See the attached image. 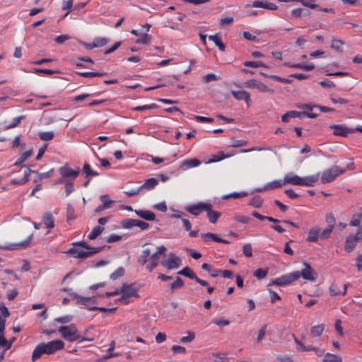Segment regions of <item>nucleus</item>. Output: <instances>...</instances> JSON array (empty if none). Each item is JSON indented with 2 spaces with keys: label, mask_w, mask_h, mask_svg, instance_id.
Instances as JSON below:
<instances>
[{
  "label": "nucleus",
  "mask_w": 362,
  "mask_h": 362,
  "mask_svg": "<svg viewBox=\"0 0 362 362\" xmlns=\"http://www.w3.org/2000/svg\"><path fill=\"white\" fill-rule=\"evenodd\" d=\"M64 343L61 339L51 341L48 343H40L35 348L32 354V361L40 358L42 354H53L56 351L63 349Z\"/></svg>",
  "instance_id": "1"
},
{
  "label": "nucleus",
  "mask_w": 362,
  "mask_h": 362,
  "mask_svg": "<svg viewBox=\"0 0 362 362\" xmlns=\"http://www.w3.org/2000/svg\"><path fill=\"white\" fill-rule=\"evenodd\" d=\"M58 331L61 333L62 337L69 341H74L78 339L81 341H92L93 338L82 337L78 334V330L75 324H71L69 326H61Z\"/></svg>",
  "instance_id": "2"
},
{
  "label": "nucleus",
  "mask_w": 362,
  "mask_h": 362,
  "mask_svg": "<svg viewBox=\"0 0 362 362\" xmlns=\"http://www.w3.org/2000/svg\"><path fill=\"white\" fill-rule=\"evenodd\" d=\"M346 169H342L337 165H333L330 168L325 170L322 173L321 182L322 184L329 183L334 181L336 177L343 174Z\"/></svg>",
  "instance_id": "3"
},
{
  "label": "nucleus",
  "mask_w": 362,
  "mask_h": 362,
  "mask_svg": "<svg viewBox=\"0 0 362 362\" xmlns=\"http://www.w3.org/2000/svg\"><path fill=\"white\" fill-rule=\"evenodd\" d=\"M299 279V275L295 272L284 274L276 279H272L268 286L276 285L278 286H284L292 284Z\"/></svg>",
  "instance_id": "4"
},
{
  "label": "nucleus",
  "mask_w": 362,
  "mask_h": 362,
  "mask_svg": "<svg viewBox=\"0 0 362 362\" xmlns=\"http://www.w3.org/2000/svg\"><path fill=\"white\" fill-rule=\"evenodd\" d=\"M303 265L305 266L304 269H303L300 272L296 271L295 273H297L299 275V278L302 276L304 279L308 281H315L317 277V272L308 263L303 262Z\"/></svg>",
  "instance_id": "5"
},
{
  "label": "nucleus",
  "mask_w": 362,
  "mask_h": 362,
  "mask_svg": "<svg viewBox=\"0 0 362 362\" xmlns=\"http://www.w3.org/2000/svg\"><path fill=\"white\" fill-rule=\"evenodd\" d=\"M177 274L178 275H182V276L189 278V279L194 280L202 286H209V284L206 281L202 280L200 278H199L195 274V273L192 271V269L187 266H186L182 269L177 272Z\"/></svg>",
  "instance_id": "6"
},
{
  "label": "nucleus",
  "mask_w": 362,
  "mask_h": 362,
  "mask_svg": "<svg viewBox=\"0 0 362 362\" xmlns=\"http://www.w3.org/2000/svg\"><path fill=\"white\" fill-rule=\"evenodd\" d=\"M120 293L124 296L139 298L138 293L139 288L135 287V283L127 284V283L122 284L120 288Z\"/></svg>",
  "instance_id": "7"
},
{
  "label": "nucleus",
  "mask_w": 362,
  "mask_h": 362,
  "mask_svg": "<svg viewBox=\"0 0 362 362\" xmlns=\"http://www.w3.org/2000/svg\"><path fill=\"white\" fill-rule=\"evenodd\" d=\"M186 211L194 216H199L201 212L210 209V203L199 202L196 204H192L185 208Z\"/></svg>",
  "instance_id": "8"
},
{
  "label": "nucleus",
  "mask_w": 362,
  "mask_h": 362,
  "mask_svg": "<svg viewBox=\"0 0 362 362\" xmlns=\"http://www.w3.org/2000/svg\"><path fill=\"white\" fill-rule=\"evenodd\" d=\"M329 127L334 130L333 134L335 136L346 137L349 134L354 132V129L349 128L344 124H331Z\"/></svg>",
  "instance_id": "9"
},
{
  "label": "nucleus",
  "mask_w": 362,
  "mask_h": 362,
  "mask_svg": "<svg viewBox=\"0 0 362 362\" xmlns=\"http://www.w3.org/2000/svg\"><path fill=\"white\" fill-rule=\"evenodd\" d=\"M59 172L62 177L64 178H69L73 181L75 180L80 173L79 168H77L76 170H73L70 167L67 165V164L62 166L59 169Z\"/></svg>",
  "instance_id": "10"
},
{
  "label": "nucleus",
  "mask_w": 362,
  "mask_h": 362,
  "mask_svg": "<svg viewBox=\"0 0 362 362\" xmlns=\"http://www.w3.org/2000/svg\"><path fill=\"white\" fill-rule=\"evenodd\" d=\"M166 247L164 245H160L158 247L157 252L153 253L151 256V259H152V262L150 264H148L146 266V269L151 272L155 267H156L158 264V259L159 256L161 255H165V253L166 252Z\"/></svg>",
  "instance_id": "11"
},
{
  "label": "nucleus",
  "mask_w": 362,
  "mask_h": 362,
  "mask_svg": "<svg viewBox=\"0 0 362 362\" xmlns=\"http://www.w3.org/2000/svg\"><path fill=\"white\" fill-rule=\"evenodd\" d=\"M33 234L30 235L27 240L25 241L15 243V244H10V245H0V248L3 250H19V249H25L27 248L33 239Z\"/></svg>",
  "instance_id": "12"
},
{
  "label": "nucleus",
  "mask_w": 362,
  "mask_h": 362,
  "mask_svg": "<svg viewBox=\"0 0 362 362\" xmlns=\"http://www.w3.org/2000/svg\"><path fill=\"white\" fill-rule=\"evenodd\" d=\"M246 7H253V8H261L272 11L277 10V6L272 2H269L267 1H254L251 4H247Z\"/></svg>",
  "instance_id": "13"
},
{
  "label": "nucleus",
  "mask_w": 362,
  "mask_h": 362,
  "mask_svg": "<svg viewBox=\"0 0 362 362\" xmlns=\"http://www.w3.org/2000/svg\"><path fill=\"white\" fill-rule=\"evenodd\" d=\"M181 263L182 260L179 257L170 253L167 262H162L161 264L168 269H173L179 267L181 265Z\"/></svg>",
  "instance_id": "14"
},
{
  "label": "nucleus",
  "mask_w": 362,
  "mask_h": 362,
  "mask_svg": "<svg viewBox=\"0 0 362 362\" xmlns=\"http://www.w3.org/2000/svg\"><path fill=\"white\" fill-rule=\"evenodd\" d=\"M64 291L69 292V290L64 288ZM69 294L73 299L76 300V304L85 305L88 308H89V306H88L89 298L88 297H83L75 292H70V293H69Z\"/></svg>",
  "instance_id": "15"
},
{
  "label": "nucleus",
  "mask_w": 362,
  "mask_h": 362,
  "mask_svg": "<svg viewBox=\"0 0 362 362\" xmlns=\"http://www.w3.org/2000/svg\"><path fill=\"white\" fill-rule=\"evenodd\" d=\"M301 181H302V177H300L296 175L288 174L284 176L283 184H285V185L291 184L293 185L300 186Z\"/></svg>",
  "instance_id": "16"
},
{
  "label": "nucleus",
  "mask_w": 362,
  "mask_h": 362,
  "mask_svg": "<svg viewBox=\"0 0 362 362\" xmlns=\"http://www.w3.org/2000/svg\"><path fill=\"white\" fill-rule=\"evenodd\" d=\"M66 252L71 255L73 257L78 259H86L90 257L88 251L80 250L76 247L69 249Z\"/></svg>",
  "instance_id": "17"
},
{
  "label": "nucleus",
  "mask_w": 362,
  "mask_h": 362,
  "mask_svg": "<svg viewBox=\"0 0 362 362\" xmlns=\"http://www.w3.org/2000/svg\"><path fill=\"white\" fill-rule=\"evenodd\" d=\"M202 238H203V240L204 241L211 240L214 242L221 243L223 244H230V243L228 240L219 238L217 234L212 233L210 232L202 234Z\"/></svg>",
  "instance_id": "18"
},
{
  "label": "nucleus",
  "mask_w": 362,
  "mask_h": 362,
  "mask_svg": "<svg viewBox=\"0 0 362 362\" xmlns=\"http://www.w3.org/2000/svg\"><path fill=\"white\" fill-rule=\"evenodd\" d=\"M136 214L140 218L148 221H153L156 220V215L153 212L148 210H135Z\"/></svg>",
  "instance_id": "19"
},
{
  "label": "nucleus",
  "mask_w": 362,
  "mask_h": 362,
  "mask_svg": "<svg viewBox=\"0 0 362 362\" xmlns=\"http://www.w3.org/2000/svg\"><path fill=\"white\" fill-rule=\"evenodd\" d=\"M42 224L48 229H52L54 227V218L50 212H47L44 214L42 219Z\"/></svg>",
  "instance_id": "20"
},
{
  "label": "nucleus",
  "mask_w": 362,
  "mask_h": 362,
  "mask_svg": "<svg viewBox=\"0 0 362 362\" xmlns=\"http://www.w3.org/2000/svg\"><path fill=\"white\" fill-rule=\"evenodd\" d=\"M301 114H302V111L301 112H298V111H296V110L288 111L281 116V121L283 122H288L289 118L298 117L300 119H303V116L301 115Z\"/></svg>",
  "instance_id": "21"
},
{
  "label": "nucleus",
  "mask_w": 362,
  "mask_h": 362,
  "mask_svg": "<svg viewBox=\"0 0 362 362\" xmlns=\"http://www.w3.org/2000/svg\"><path fill=\"white\" fill-rule=\"evenodd\" d=\"M356 243L357 241L353 238V235H349L345 241L344 250L348 253L352 252L354 250Z\"/></svg>",
  "instance_id": "22"
},
{
  "label": "nucleus",
  "mask_w": 362,
  "mask_h": 362,
  "mask_svg": "<svg viewBox=\"0 0 362 362\" xmlns=\"http://www.w3.org/2000/svg\"><path fill=\"white\" fill-rule=\"evenodd\" d=\"M318 179H319V174L302 177L300 186L312 187L318 180Z\"/></svg>",
  "instance_id": "23"
},
{
  "label": "nucleus",
  "mask_w": 362,
  "mask_h": 362,
  "mask_svg": "<svg viewBox=\"0 0 362 362\" xmlns=\"http://www.w3.org/2000/svg\"><path fill=\"white\" fill-rule=\"evenodd\" d=\"M212 207V204H210V209H206V211L207 212V217L210 223H216L218 219L221 217V213L216 211H213Z\"/></svg>",
  "instance_id": "24"
},
{
  "label": "nucleus",
  "mask_w": 362,
  "mask_h": 362,
  "mask_svg": "<svg viewBox=\"0 0 362 362\" xmlns=\"http://www.w3.org/2000/svg\"><path fill=\"white\" fill-rule=\"evenodd\" d=\"M245 86L247 88L258 89L259 90H264V86L259 81L251 79L245 82Z\"/></svg>",
  "instance_id": "25"
},
{
  "label": "nucleus",
  "mask_w": 362,
  "mask_h": 362,
  "mask_svg": "<svg viewBox=\"0 0 362 362\" xmlns=\"http://www.w3.org/2000/svg\"><path fill=\"white\" fill-rule=\"evenodd\" d=\"M201 164L200 160L197 158H192L189 160H184L180 165V168L182 170H187L190 168H194L199 165Z\"/></svg>",
  "instance_id": "26"
},
{
  "label": "nucleus",
  "mask_w": 362,
  "mask_h": 362,
  "mask_svg": "<svg viewBox=\"0 0 362 362\" xmlns=\"http://www.w3.org/2000/svg\"><path fill=\"white\" fill-rule=\"evenodd\" d=\"M33 155V149H30L25 151L18 158V160L14 163L16 166H21L22 168H28L27 165H23L22 163L27 160L29 157Z\"/></svg>",
  "instance_id": "27"
},
{
  "label": "nucleus",
  "mask_w": 362,
  "mask_h": 362,
  "mask_svg": "<svg viewBox=\"0 0 362 362\" xmlns=\"http://www.w3.org/2000/svg\"><path fill=\"white\" fill-rule=\"evenodd\" d=\"M158 184V180L156 178H149L145 180L144 183L140 186V189L150 190L153 189Z\"/></svg>",
  "instance_id": "28"
},
{
  "label": "nucleus",
  "mask_w": 362,
  "mask_h": 362,
  "mask_svg": "<svg viewBox=\"0 0 362 362\" xmlns=\"http://www.w3.org/2000/svg\"><path fill=\"white\" fill-rule=\"evenodd\" d=\"M209 39L214 42V43L218 47L219 50L223 52L226 49V46L223 42L221 37L218 35H209Z\"/></svg>",
  "instance_id": "29"
},
{
  "label": "nucleus",
  "mask_w": 362,
  "mask_h": 362,
  "mask_svg": "<svg viewBox=\"0 0 362 362\" xmlns=\"http://www.w3.org/2000/svg\"><path fill=\"white\" fill-rule=\"evenodd\" d=\"M231 94L238 100H243L246 102L247 106L250 105V93L249 92H230Z\"/></svg>",
  "instance_id": "30"
},
{
  "label": "nucleus",
  "mask_w": 362,
  "mask_h": 362,
  "mask_svg": "<svg viewBox=\"0 0 362 362\" xmlns=\"http://www.w3.org/2000/svg\"><path fill=\"white\" fill-rule=\"evenodd\" d=\"M320 228L318 227L312 228L308 232V236L306 238L308 242H316L318 239Z\"/></svg>",
  "instance_id": "31"
},
{
  "label": "nucleus",
  "mask_w": 362,
  "mask_h": 362,
  "mask_svg": "<svg viewBox=\"0 0 362 362\" xmlns=\"http://www.w3.org/2000/svg\"><path fill=\"white\" fill-rule=\"evenodd\" d=\"M347 286H348V284H344L343 286V291H341L339 290V287L336 284H332L329 287L330 295L332 296L340 295V294L344 296L346 293Z\"/></svg>",
  "instance_id": "32"
},
{
  "label": "nucleus",
  "mask_w": 362,
  "mask_h": 362,
  "mask_svg": "<svg viewBox=\"0 0 362 362\" xmlns=\"http://www.w3.org/2000/svg\"><path fill=\"white\" fill-rule=\"evenodd\" d=\"M115 346V341H112L110 344V347L107 350L108 354L107 355L103 356V358H101L99 361H103L110 358L119 356L118 353H112V351L114 350Z\"/></svg>",
  "instance_id": "33"
},
{
  "label": "nucleus",
  "mask_w": 362,
  "mask_h": 362,
  "mask_svg": "<svg viewBox=\"0 0 362 362\" xmlns=\"http://www.w3.org/2000/svg\"><path fill=\"white\" fill-rule=\"evenodd\" d=\"M322 362H342L341 357L336 354L327 353L325 354V357Z\"/></svg>",
  "instance_id": "34"
},
{
  "label": "nucleus",
  "mask_w": 362,
  "mask_h": 362,
  "mask_svg": "<svg viewBox=\"0 0 362 362\" xmlns=\"http://www.w3.org/2000/svg\"><path fill=\"white\" fill-rule=\"evenodd\" d=\"M288 66L292 67V68L301 69L305 71H311V70L314 69V68H315V66L313 64H307L305 62L290 64V65H288Z\"/></svg>",
  "instance_id": "35"
},
{
  "label": "nucleus",
  "mask_w": 362,
  "mask_h": 362,
  "mask_svg": "<svg viewBox=\"0 0 362 362\" xmlns=\"http://www.w3.org/2000/svg\"><path fill=\"white\" fill-rule=\"evenodd\" d=\"M83 171L85 173V177H88L90 176H97L99 173L91 169L90 165L88 163H85L83 166Z\"/></svg>",
  "instance_id": "36"
},
{
  "label": "nucleus",
  "mask_w": 362,
  "mask_h": 362,
  "mask_svg": "<svg viewBox=\"0 0 362 362\" xmlns=\"http://www.w3.org/2000/svg\"><path fill=\"white\" fill-rule=\"evenodd\" d=\"M104 230V228L100 226H95L88 235V239H96Z\"/></svg>",
  "instance_id": "37"
},
{
  "label": "nucleus",
  "mask_w": 362,
  "mask_h": 362,
  "mask_svg": "<svg viewBox=\"0 0 362 362\" xmlns=\"http://www.w3.org/2000/svg\"><path fill=\"white\" fill-rule=\"evenodd\" d=\"M183 286H184V281L180 277L177 276L175 281H173L170 284L171 293H173L175 290L180 288Z\"/></svg>",
  "instance_id": "38"
},
{
  "label": "nucleus",
  "mask_w": 362,
  "mask_h": 362,
  "mask_svg": "<svg viewBox=\"0 0 362 362\" xmlns=\"http://www.w3.org/2000/svg\"><path fill=\"white\" fill-rule=\"evenodd\" d=\"M325 329L323 324L313 326L310 329V333L313 337H319L322 334Z\"/></svg>",
  "instance_id": "39"
},
{
  "label": "nucleus",
  "mask_w": 362,
  "mask_h": 362,
  "mask_svg": "<svg viewBox=\"0 0 362 362\" xmlns=\"http://www.w3.org/2000/svg\"><path fill=\"white\" fill-rule=\"evenodd\" d=\"M262 204L263 199L259 195L253 197L249 202V205L254 206L255 208L261 207Z\"/></svg>",
  "instance_id": "40"
},
{
  "label": "nucleus",
  "mask_w": 362,
  "mask_h": 362,
  "mask_svg": "<svg viewBox=\"0 0 362 362\" xmlns=\"http://www.w3.org/2000/svg\"><path fill=\"white\" fill-rule=\"evenodd\" d=\"M298 2H300L304 6L308 7L312 9H320V6L316 4L315 0H297Z\"/></svg>",
  "instance_id": "41"
},
{
  "label": "nucleus",
  "mask_w": 362,
  "mask_h": 362,
  "mask_svg": "<svg viewBox=\"0 0 362 362\" xmlns=\"http://www.w3.org/2000/svg\"><path fill=\"white\" fill-rule=\"evenodd\" d=\"M344 45V42L339 39H332L331 43V47L334 50L341 52H342V45Z\"/></svg>",
  "instance_id": "42"
},
{
  "label": "nucleus",
  "mask_w": 362,
  "mask_h": 362,
  "mask_svg": "<svg viewBox=\"0 0 362 362\" xmlns=\"http://www.w3.org/2000/svg\"><path fill=\"white\" fill-rule=\"evenodd\" d=\"M121 224L124 228L129 229L136 225V219L125 218L122 221Z\"/></svg>",
  "instance_id": "43"
},
{
  "label": "nucleus",
  "mask_w": 362,
  "mask_h": 362,
  "mask_svg": "<svg viewBox=\"0 0 362 362\" xmlns=\"http://www.w3.org/2000/svg\"><path fill=\"white\" fill-rule=\"evenodd\" d=\"M140 37L138 38L135 42L137 44L147 45L151 41V36L148 35L146 33H141Z\"/></svg>",
  "instance_id": "44"
},
{
  "label": "nucleus",
  "mask_w": 362,
  "mask_h": 362,
  "mask_svg": "<svg viewBox=\"0 0 362 362\" xmlns=\"http://www.w3.org/2000/svg\"><path fill=\"white\" fill-rule=\"evenodd\" d=\"M269 269H257L253 274L254 276H255L258 279H262L265 278L268 274Z\"/></svg>",
  "instance_id": "45"
},
{
  "label": "nucleus",
  "mask_w": 362,
  "mask_h": 362,
  "mask_svg": "<svg viewBox=\"0 0 362 362\" xmlns=\"http://www.w3.org/2000/svg\"><path fill=\"white\" fill-rule=\"evenodd\" d=\"M151 251L149 249L143 250L141 255L138 259V262L141 265H144L146 263L147 258L149 257Z\"/></svg>",
  "instance_id": "46"
},
{
  "label": "nucleus",
  "mask_w": 362,
  "mask_h": 362,
  "mask_svg": "<svg viewBox=\"0 0 362 362\" xmlns=\"http://www.w3.org/2000/svg\"><path fill=\"white\" fill-rule=\"evenodd\" d=\"M243 65L245 66L257 68V67H264L265 65L263 62L260 61H245L243 62Z\"/></svg>",
  "instance_id": "47"
},
{
  "label": "nucleus",
  "mask_w": 362,
  "mask_h": 362,
  "mask_svg": "<svg viewBox=\"0 0 362 362\" xmlns=\"http://www.w3.org/2000/svg\"><path fill=\"white\" fill-rule=\"evenodd\" d=\"M66 217H67L68 222L76 218L74 209L70 204H67Z\"/></svg>",
  "instance_id": "48"
},
{
  "label": "nucleus",
  "mask_w": 362,
  "mask_h": 362,
  "mask_svg": "<svg viewBox=\"0 0 362 362\" xmlns=\"http://www.w3.org/2000/svg\"><path fill=\"white\" fill-rule=\"evenodd\" d=\"M124 273V269L122 267H120L115 272L112 273L110 277L112 280H116L118 278L123 276Z\"/></svg>",
  "instance_id": "49"
},
{
  "label": "nucleus",
  "mask_w": 362,
  "mask_h": 362,
  "mask_svg": "<svg viewBox=\"0 0 362 362\" xmlns=\"http://www.w3.org/2000/svg\"><path fill=\"white\" fill-rule=\"evenodd\" d=\"M0 346L4 348V351L11 348V343L4 337V332L0 333Z\"/></svg>",
  "instance_id": "50"
},
{
  "label": "nucleus",
  "mask_w": 362,
  "mask_h": 362,
  "mask_svg": "<svg viewBox=\"0 0 362 362\" xmlns=\"http://www.w3.org/2000/svg\"><path fill=\"white\" fill-rule=\"evenodd\" d=\"M54 133L52 132H40L39 137L42 141H50L54 138Z\"/></svg>",
  "instance_id": "51"
},
{
  "label": "nucleus",
  "mask_w": 362,
  "mask_h": 362,
  "mask_svg": "<svg viewBox=\"0 0 362 362\" xmlns=\"http://www.w3.org/2000/svg\"><path fill=\"white\" fill-rule=\"evenodd\" d=\"M157 107H158V106L156 104L153 103L151 105L136 106V107L132 108V110L134 111H144L146 110H151V109H154V108H157Z\"/></svg>",
  "instance_id": "52"
},
{
  "label": "nucleus",
  "mask_w": 362,
  "mask_h": 362,
  "mask_svg": "<svg viewBox=\"0 0 362 362\" xmlns=\"http://www.w3.org/2000/svg\"><path fill=\"white\" fill-rule=\"evenodd\" d=\"M325 221L328 225V227L333 229V228L336 223V221H335V218H334V215L332 213L327 214L326 217H325Z\"/></svg>",
  "instance_id": "53"
},
{
  "label": "nucleus",
  "mask_w": 362,
  "mask_h": 362,
  "mask_svg": "<svg viewBox=\"0 0 362 362\" xmlns=\"http://www.w3.org/2000/svg\"><path fill=\"white\" fill-rule=\"evenodd\" d=\"M219 78V76L215 74H208L202 77V81L204 83H209L210 81H215Z\"/></svg>",
  "instance_id": "54"
},
{
  "label": "nucleus",
  "mask_w": 362,
  "mask_h": 362,
  "mask_svg": "<svg viewBox=\"0 0 362 362\" xmlns=\"http://www.w3.org/2000/svg\"><path fill=\"white\" fill-rule=\"evenodd\" d=\"M107 39L105 37H98L93 40V46L95 47H100L105 45L107 43Z\"/></svg>",
  "instance_id": "55"
},
{
  "label": "nucleus",
  "mask_w": 362,
  "mask_h": 362,
  "mask_svg": "<svg viewBox=\"0 0 362 362\" xmlns=\"http://www.w3.org/2000/svg\"><path fill=\"white\" fill-rule=\"evenodd\" d=\"M243 253L247 257H251L252 256V248L251 244L247 243L243 246Z\"/></svg>",
  "instance_id": "56"
},
{
  "label": "nucleus",
  "mask_w": 362,
  "mask_h": 362,
  "mask_svg": "<svg viewBox=\"0 0 362 362\" xmlns=\"http://www.w3.org/2000/svg\"><path fill=\"white\" fill-rule=\"evenodd\" d=\"M74 191V187L71 180H67L65 184L66 195L69 196Z\"/></svg>",
  "instance_id": "57"
},
{
  "label": "nucleus",
  "mask_w": 362,
  "mask_h": 362,
  "mask_svg": "<svg viewBox=\"0 0 362 362\" xmlns=\"http://www.w3.org/2000/svg\"><path fill=\"white\" fill-rule=\"evenodd\" d=\"M212 323L218 326H227L229 325L230 321L223 317L212 320Z\"/></svg>",
  "instance_id": "58"
},
{
  "label": "nucleus",
  "mask_w": 362,
  "mask_h": 362,
  "mask_svg": "<svg viewBox=\"0 0 362 362\" xmlns=\"http://www.w3.org/2000/svg\"><path fill=\"white\" fill-rule=\"evenodd\" d=\"M25 118V116L23 115L13 118L12 122L8 126H7V129H12L17 127L20 124L21 121Z\"/></svg>",
  "instance_id": "59"
},
{
  "label": "nucleus",
  "mask_w": 362,
  "mask_h": 362,
  "mask_svg": "<svg viewBox=\"0 0 362 362\" xmlns=\"http://www.w3.org/2000/svg\"><path fill=\"white\" fill-rule=\"evenodd\" d=\"M247 141L244 140H237L235 139H232L231 144L230 146L234 148H238L246 145Z\"/></svg>",
  "instance_id": "60"
},
{
  "label": "nucleus",
  "mask_w": 362,
  "mask_h": 362,
  "mask_svg": "<svg viewBox=\"0 0 362 362\" xmlns=\"http://www.w3.org/2000/svg\"><path fill=\"white\" fill-rule=\"evenodd\" d=\"M73 319L71 315H66L56 318L54 320L59 323L66 324L71 322Z\"/></svg>",
  "instance_id": "61"
},
{
  "label": "nucleus",
  "mask_w": 362,
  "mask_h": 362,
  "mask_svg": "<svg viewBox=\"0 0 362 362\" xmlns=\"http://www.w3.org/2000/svg\"><path fill=\"white\" fill-rule=\"evenodd\" d=\"M330 100L331 101L334 103V104H340V105H343V104H346L348 103V100L343 98H337L335 97L334 95H331L330 97Z\"/></svg>",
  "instance_id": "62"
},
{
  "label": "nucleus",
  "mask_w": 362,
  "mask_h": 362,
  "mask_svg": "<svg viewBox=\"0 0 362 362\" xmlns=\"http://www.w3.org/2000/svg\"><path fill=\"white\" fill-rule=\"evenodd\" d=\"M194 118L199 122L212 123L214 122V119L213 118L206 117L204 116L195 115Z\"/></svg>",
  "instance_id": "63"
},
{
  "label": "nucleus",
  "mask_w": 362,
  "mask_h": 362,
  "mask_svg": "<svg viewBox=\"0 0 362 362\" xmlns=\"http://www.w3.org/2000/svg\"><path fill=\"white\" fill-rule=\"evenodd\" d=\"M320 84L321 85V86L323 88H334V83L332 81L328 80V79H325V80L321 81L320 82Z\"/></svg>",
  "instance_id": "64"
}]
</instances>
